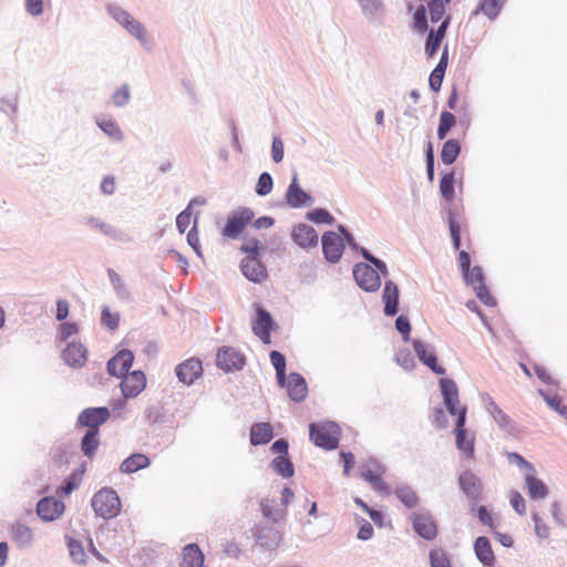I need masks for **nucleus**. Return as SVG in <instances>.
<instances>
[{
  "label": "nucleus",
  "mask_w": 567,
  "mask_h": 567,
  "mask_svg": "<svg viewBox=\"0 0 567 567\" xmlns=\"http://www.w3.org/2000/svg\"><path fill=\"white\" fill-rule=\"evenodd\" d=\"M91 505L96 515L111 519L121 513L122 504L116 492L104 487L94 494Z\"/></svg>",
  "instance_id": "nucleus-1"
},
{
  "label": "nucleus",
  "mask_w": 567,
  "mask_h": 567,
  "mask_svg": "<svg viewBox=\"0 0 567 567\" xmlns=\"http://www.w3.org/2000/svg\"><path fill=\"white\" fill-rule=\"evenodd\" d=\"M310 439L317 445L326 450H333L338 446L340 429L336 423L310 424Z\"/></svg>",
  "instance_id": "nucleus-2"
},
{
  "label": "nucleus",
  "mask_w": 567,
  "mask_h": 567,
  "mask_svg": "<svg viewBox=\"0 0 567 567\" xmlns=\"http://www.w3.org/2000/svg\"><path fill=\"white\" fill-rule=\"evenodd\" d=\"M256 311V317L252 321L251 329L252 332L265 343L269 344L271 342L270 332L275 322L270 312H268L261 305L256 303L254 306Z\"/></svg>",
  "instance_id": "nucleus-3"
},
{
  "label": "nucleus",
  "mask_w": 567,
  "mask_h": 567,
  "mask_svg": "<svg viewBox=\"0 0 567 567\" xmlns=\"http://www.w3.org/2000/svg\"><path fill=\"white\" fill-rule=\"evenodd\" d=\"M109 13L112 18L123 25L133 37L141 42H146V30L144 25L134 19L127 11L118 7H110Z\"/></svg>",
  "instance_id": "nucleus-4"
},
{
  "label": "nucleus",
  "mask_w": 567,
  "mask_h": 567,
  "mask_svg": "<svg viewBox=\"0 0 567 567\" xmlns=\"http://www.w3.org/2000/svg\"><path fill=\"white\" fill-rule=\"evenodd\" d=\"M440 388L449 412L452 415H456L457 419L464 414V422H466V408L460 404L458 391L455 382L450 379H442L440 381Z\"/></svg>",
  "instance_id": "nucleus-5"
},
{
  "label": "nucleus",
  "mask_w": 567,
  "mask_h": 567,
  "mask_svg": "<svg viewBox=\"0 0 567 567\" xmlns=\"http://www.w3.org/2000/svg\"><path fill=\"white\" fill-rule=\"evenodd\" d=\"M252 218L254 213L248 208L234 212L228 216L227 223L221 231L223 236L233 239L237 238Z\"/></svg>",
  "instance_id": "nucleus-6"
},
{
  "label": "nucleus",
  "mask_w": 567,
  "mask_h": 567,
  "mask_svg": "<svg viewBox=\"0 0 567 567\" xmlns=\"http://www.w3.org/2000/svg\"><path fill=\"white\" fill-rule=\"evenodd\" d=\"M357 284L365 291H377L381 286L378 271L368 264H358L353 268Z\"/></svg>",
  "instance_id": "nucleus-7"
},
{
  "label": "nucleus",
  "mask_w": 567,
  "mask_h": 567,
  "mask_svg": "<svg viewBox=\"0 0 567 567\" xmlns=\"http://www.w3.org/2000/svg\"><path fill=\"white\" fill-rule=\"evenodd\" d=\"M120 385L126 399L136 398L146 388V377L141 370H135L123 375Z\"/></svg>",
  "instance_id": "nucleus-8"
},
{
  "label": "nucleus",
  "mask_w": 567,
  "mask_h": 567,
  "mask_svg": "<svg viewBox=\"0 0 567 567\" xmlns=\"http://www.w3.org/2000/svg\"><path fill=\"white\" fill-rule=\"evenodd\" d=\"M245 363V355L231 347H223L217 352L216 364L227 372L240 370Z\"/></svg>",
  "instance_id": "nucleus-9"
},
{
  "label": "nucleus",
  "mask_w": 567,
  "mask_h": 567,
  "mask_svg": "<svg viewBox=\"0 0 567 567\" xmlns=\"http://www.w3.org/2000/svg\"><path fill=\"white\" fill-rule=\"evenodd\" d=\"M343 240L334 231H327L322 236V250L327 260L337 262L343 254Z\"/></svg>",
  "instance_id": "nucleus-10"
},
{
  "label": "nucleus",
  "mask_w": 567,
  "mask_h": 567,
  "mask_svg": "<svg viewBox=\"0 0 567 567\" xmlns=\"http://www.w3.org/2000/svg\"><path fill=\"white\" fill-rule=\"evenodd\" d=\"M413 349L420 361L437 375L445 374V369L437 363L432 348L420 340L413 341Z\"/></svg>",
  "instance_id": "nucleus-11"
},
{
  "label": "nucleus",
  "mask_w": 567,
  "mask_h": 567,
  "mask_svg": "<svg viewBox=\"0 0 567 567\" xmlns=\"http://www.w3.org/2000/svg\"><path fill=\"white\" fill-rule=\"evenodd\" d=\"M202 373V362L196 358H189L176 367V375L178 380L187 385L194 383Z\"/></svg>",
  "instance_id": "nucleus-12"
},
{
  "label": "nucleus",
  "mask_w": 567,
  "mask_h": 567,
  "mask_svg": "<svg viewBox=\"0 0 567 567\" xmlns=\"http://www.w3.org/2000/svg\"><path fill=\"white\" fill-rule=\"evenodd\" d=\"M110 417L107 408H89L79 415V424L89 427V430H99V426L105 423Z\"/></svg>",
  "instance_id": "nucleus-13"
},
{
  "label": "nucleus",
  "mask_w": 567,
  "mask_h": 567,
  "mask_svg": "<svg viewBox=\"0 0 567 567\" xmlns=\"http://www.w3.org/2000/svg\"><path fill=\"white\" fill-rule=\"evenodd\" d=\"M455 437L457 449L468 458L474 456V435L465 429L464 414L456 420Z\"/></svg>",
  "instance_id": "nucleus-14"
},
{
  "label": "nucleus",
  "mask_w": 567,
  "mask_h": 567,
  "mask_svg": "<svg viewBox=\"0 0 567 567\" xmlns=\"http://www.w3.org/2000/svg\"><path fill=\"white\" fill-rule=\"evenodd\" d=\"M411 522L414 530L425 539H434L437 535V526L429 514L413 513Z\"/></svg>",
  "instance_id": "nucleus-15"
},
{
  "label": "nucleus",
  "mask_w": 567,
  "mask_h": 567,
  "mask_svg": "<svg viewBox=\"0 0 567 567\" xmlns=\"http://www.w3.org/2000/svg\"><path fill=\"white\" fill-rule=\"evenodd\" d=\"M134 355L130 350H121L107 362V371L111 375L122 378L132 367Z\"/></svg>",
  "instance_id": "nucleus-16"
},
{
  "label": "nucleus",
  "mask_w": 567,
  "mask_h": 567,
  "mask_svg": "<svg viewBox=\"0 0 567 567\" xmlns=\"http://www.w3.org/2000/svg\"><path fill=\"white\" fill-rule=\"evenodd\" d=\"M255 538L258 545L267 549H275L282 540L281 530L274 526H257Z\"/></svg>",
  "instance_id": "nucleus-17"
},
{
  "label": "nucleus",
  "mask_w": 567,
  "mask_h": 567,
  "mask_svg": "<svg viewBox=\"0 0 567 567\" xmlns=\"http://www.w3.org/2000/svg\"><path fill=\"white\" fill-rule=\"evenodd\" d=\"M291 237L299 247L305 249L316 247L319 241L316 229L307 224H298L295 226Z\"/></svg>",
  "instance_id": "nucleus-18"
},
{
  "label": "nucleus",
  "mask_w": 567,
  "mask_h": 567,
  "mask_svg": "<svg viewBox=\"0 0 567 567\" xmlns=\"http://www.w3.org/2000/svg\"><path fill=\"white\" fill-rule=\"evenodd\" d=\"M244 276L254 282H262L267 278L265 266L255 256H247L241 261Z\"/></svg>",
  "instance_id": "nucleus-19"
},
{
  "label": "nucleus",
  "mask_w": 567,
  "mask_h": 567,
  "mask_svg": "<svg viewBox=\"0 0 567 567\" xmlns=\"http://www.w3.org/2000/svg\"><path fill=\"white\" fill-rule=\"evenodd\" d=\"M37 512L42 519L54 520L64 512V504L52 497H45L38 503Z\"/></svg>",
  "instance_id": "nucleus-20"
},
{
  "label": "nucleus",
  "mask_w": 567,
  "mask_h": 567,
  "mask_svg": "<svg viewBox=\"0 0 567 567\" xmlns=\"http://www.w3.org/2000/svg\"><path fill=\"white\" fill-rule=\"evenodd\" d=\"M287 391L291 400L296 402L302 401L308 392L303 377L296 372L290 373L287 380Z\"/></svg>",
  "instance_id": "nucleus-21"
},
{
  "label": "nucleus",
  "mask_w": 567,
  "mask_h": 567,
  "mask_svg": "<svg viewBox=\"0 0 567 567\" xmlns=\"http://www.w3.org/2000/svg\"><path fill=\"white\" fill-rule=\"evenodd\" d=\"M64 361L71 367H82L87 359V351L82 343L72 342L63 351Z\"/></svg>",
  "instance_id": "nucleus-22"
},
{
  "label": "nucleus",
  "mask_w": 567,
  "mask_h": 567,
  "mask_svg": "<svg viewBox=\"0 0 567 567\" xmlns=\"http://www.w3.org/2000/svg\"><path fill=\"white\" fill-rule=\"evenodd\" d=\"M204 554L196 544H188L182 550L181 567H203Z\"/></svg>",
  "instance_id": "nucleus-23"
},
{
  "label": "nucleus",
  "mask_w": 567,
  "mask_h": 567,
  "mask_svg": "<svg viewBox=\"0 0 567 567\" xmlns=\"http://www.w3.org/2000/svg\"><path fill=\"white\" fill-rule=\"evenodd\" d=\"M286 198L287 204L295 208L307 205L311 199L310 196L300 188L297 176H293L288 187Z\"/></svg>",
  "instance_id": "nucleus-24"
},
{
  "label": "nucleus",
  "mask_w": 567,
  "mask_h": 567,
  "mask_svg": "<svg viewBox=\"0 0 567 567\" xmlns=\"http://www.w3.org/2000/svg\"><path fill=\"white\" fill-rule=\"evenodd\" d=\"M362 477L369 482L375 491H385L386 484L382 480L383 470L377 463L368 464L362 467Z\"/></svg>",
  "instance_id": "nucleus-25"
},
{
  "label": "nucleus",
  "mask_w": 567,
  "mask_h": 567,
  "mask_svg": "<svg viewBox=\"0 0 567 567\" xmlns=\"http://www.w3.org/2000/svg\"><path fill=\"white\" fill-rule=\"evenodd\" d=\"M384 301V313L386 316H394L398 311L399 303V289L392 281H386L382 295Z\"/></svg>",
  "instance_id": "nucleus-26"
},
{
  "label": "nucleus",
  "mask_w": 567,
  "mask_h": 567,
  "mask_svg": "<svg viewBox=\"0 0 567 567\" xmlns=\"http://www.w3.org/2000/svg\"><path fill=\"white\" fill-rule=\"evenodd\" d=\"M475 554L478 560L485 566H493L495 563V556L489 544V540L486 537H478L474 544Z\"/></svg>",
  "instance_id": "nucleus-27"
},
{
  "label": "nucleus",
  "mask_w": 567,
  "mask_h": 567,
  "mask_svg": "<svg viewBox=\"0 0 567 567\" xmlns=\"http://www.w3.org/2000/svg\"><path fill=\"white\" fill-rule=\"evenodd\" d=\"M528 495L533 499H543L548 495V488L545 483L530 472L525 480Z\"/></svg>",
  "instance_id": "nucleus-28"
},
{
  "label": "nucleus",
  "mask_w": 567,
  "mask_h": 567,
  "mask_svg": "<svg viewBox=\"0 0 567 567\" xmlns=\"http://www.w3.org/2000/svg\"><path fill=\"white\" fill-rule=\"evenodd\" d=\"M148 465H150V458L146 455L141 454V453H135L122 462L120 470L123 473L131 474V473L137 472L138 470L145 468Z\"/></svg>",
  "instance_id": "nucleus-29"
},
{
  "label": "nucleus",
  "mask_w": 567,
  "mask_h": 567,
  "mask_svg": "<svg viewBox=\"0 0 567 567\" xmlns=\"http://www.w3.org/2000/svg\"><path fill=\"white\" fill-rule=\"evenodd\" d=\"M272 439V427L269 423H257L250 431V442L252 445L267 444Z\"/></svg>",
  "instance_id": "nucleus-30"
},
{
  "label": "nucleus",
  "mask_w": 567,
  "mask_h": 567,
  "mask_svg": "<svg viewBox=\"0 0 567 567\" xmlns=\"http://www.w3.org/2000/svg\"><path fill=\"white\" fill-rule=\"evenodd\" d=\"M460 486L463 489V492L471 498H477V496L481 493V484L477 480V477L471 473L465 472L463 473L460 478Z\"/></svg>",
  "instance_id": "nucleus-31"
},
{
  "label": "nucleus",
  "mask_w": 567,
  "mask_h": 567,
  "mask_svg": "<svg viewBox=\"0 0 567 567\" xmlns=\"http://www.w3.org/2000/svg\"><path fill=\"white\" fill-rule=\"evenodd\" d=\"M447 66V51L445 50L436 68L432 71L429 83L433 91L437 92L441 89L445 70Z\"/></svg>",
  "instance_id": "nucleus-32"
},
{
  "label": "nucleus",
  "mask_w": 567,
  "mask_h": 567,
  "mask_svg": "<svg viewBox=\"0 0 567 567\" xmlns=\"http://www.w3.org/2000/svg\"><path fill=\"white\" fill-rule=\"evenodd\" d=\"M274 499L265 498L261 502V511L264 516L271 520L272 523H277L285 518L287 511L281 506H275Z\"/></svg>",
  "instance_id": "nucleus-33"
},
{
  "label": "nucleus",
  "mask_w": 567,
  "mask_h": 567,
  "mask_svg": "<svg viewBox=\"0 0 567 567\" xmlns=\"http://www.w3.org/2000/svg\"><path fill=\"white\" fill-rule=\"evenodd\" d=\"M100 445L99 430H89L81 442V450L85 456L92 457Z\"/></svg>",
  "instance_id": "nucleus-34"
},
{
  "label": "nucleus",
  "mask_w": 567,
  "mask_h": 567,
  "mask_svg": "<svg viewBox=\"0 0 567 567\" xmlns=\"http://www.w3.org/2000/svg\"><path fill=\"white\" fill-rule=\"evenodd\" d=\"M461 152L460 142L456 140H449L444 143L441 151V159L445 165L453 164Z\"/></svg>",
  "instance_id": "nucleus-35"
},
{
  "label": "nucleus",
  "mask_w": 567,
  "mask_h": 567,
  "mask_svg": "<svg viewBox=\"0 0 567 567\" xmlns=\"http://www.w3.org/2000/svg\"><path fill=\"white\" fill-rule=\"evenodd\" d=\"M270 362L276 369L278 383L284 386L286 383V359L279 351L270 352Z\"/></svg>",
  "instance_id": "nucleus-36"
},
{
  "label": "nucleus",
  "mask_w": 567,
  "mask_h": 567,
  "mask_svg": "<svg viewBox=\"0 0 567 567\" xmlns=\"http://www.w3.org/2000/svg\"><path fill=\"white\" fill-rule=\"evenodd\" d=\"M272 467L276 473L282 477H291L293 475V465L287 456L278 455L272 460Z\"/></svg>",
  "instance_id": "nucleus-37"
},
{
  "label": "nucleus",
  "mask_w": 567,
  "mask_h": 567,
  "mask_svg": "<svg viewBox=\"0 0 567 567\" xmlns=\"http://www.w3.org/2000/svg\"><path fill=\"white\" fill-rule=\"evenodd\" d=\"M505 0H481L480 10L489 19H495L503 6Z\"/></svg>",
  "instance_id": "nucleus-38"
},
{
  "label": "nucleus",
  "mask_w": 567,
  "mask_h": 567,
  "mask_svg": "<svg viewBox=\"0 0 567 567\" xmlns=\"http://www.w3.org/2000/svg\"><path fill=\"white\" fill-rule=\"evenodd\" d=\"M395 495L406 507H414L419 503V496L409 486L399 487L395 491Z\"/></svg>",
  "instance_id": "nucleus-39"
},
{
  "label": "nucleus",
  "mask_w": 567,
  "mask_h": 567,
  "mask_svg": "<svg viewBox=\"0 0 567 567\" xmlns=\"http://www.w3.org/2000/svg\"><path fill=\"white\" fill-rule=\"evenodd\" d=\"M97 125L100 128L107 134L113 140L120 141L123 137V134L118 127V125L111 118H99Z\"/></svg>",
  "instance_id": "nucleus-40"
},
{
  "label": "nucleus",
  "mask_w": 567,
  "mask_h": 567,
  "mask_svg": "<svg viewBox=\"0 0 567 567\" xmlns=\"http://www.w3.org/2000/svg\"><path fill=\"white\" fill-rule=\"evenodd\" d=\"M455 125V116L451 112L444 111L440 116V124L437 127V137L444 140L449 131Z\"/></svg>",
  "instance_id": "nucleus-41"
},
{
  "label": "nucleus",
  "mask_w": 567,
  "mask_h": 567,
  "mask_svg": "<svg viewBox=\"0 0 567 567\" xmlns=\"http://www.w3.org/2000/svg\"><path fill=\"white\" fill-rule=\"evenodd\" d=\"M441 195L447 200L452 202L454 198V174L446 173L440 181Z\"/></svg>",
  "instance_id": "nucleus-42"
},
{
  "label": "nucleus",
  "mask_w": 567,
  "mask_h": 567,
  "mask_svg": "<svg viewBox=\"0 0 567 567\" xmlns=\"http://www.w3.org/2000/svg\"><path fill=\"white\" fill-rule=\"evenodd\" d=\"M68 547L70 550V555L74 563L76 564H85L86 563V555L84 551V548L82 544L73 538L68 539Z\"/></svg>",
  "instance_id": "nucleus-43"
},
{
  "label": "nucleus",
  "mask_w": 567,
  "mask_h": 567,
  "mask_svg": "<svg viewBox=\"0 0 567 567\" xmlns=\"http://www.w3.org/2000/svg\"><path fill=\"white\" fill-rule=\"evenodd\" d=\"M101 321L110 330H115L120 323V315L118 312H112L111 309L105 306L102 309Z\"/></svg>",
  "instance_id": "nucleus-44"
},
{
  "label": "nucleus",
  "mask_w": 567,
  "mask_h": 567,
  "mask_svg": "<svg viewBox=\"0 0 567 567\" xmlns=\"http://www.w3.org/2000/svg\"><path fill=\"white\" fill-rule=\"evenodd\" d=\"M82 481V472H73L66 480L65 483L60 487V492L64 495H70L75 491Z\"/></svg>",
  "instance_id": "nucleus-45"
},
{
  "label": "nucleus",
  "mask_w": 567,
  "mask_h": 567,
  "mask_svg": "<svg viewBox=\"0 0 567 567\" xmlns=\"http://www.w3.org/2000/svg\"><path fill=\"white\" fill-rule=\"evenodd\" d=\"M413 27L419 33H425L427 31L426 9L424 6H420L413 16Z\"/></svg>",
  "instance_id": "nucleus-46"
},
{
  "label": "nucleus",
  "mask_w": 567,
  "mask_h": 567,
  "mask_svg": "<svg viewBox=\"0 0 567 567\" xmlns=\"http://www.w3.org/2000/svg\"><path fill=\"white\" fill-rule=\"evenodd\" d=\"M431 567H452L449 556L442 549H433L430 553Z\"/></svg>",
  "instance_id": "nucleus-47"
},
{
  "label": "nucleus",
  "mask_w": 567,
  "mask_h": 567,
  "mask_svg": "<svg viewBox=\"0 0 567 567\" xmlns=\"http://www.w3.org/2000/svg\"><path fill=\"white\" fill-rule=\"evenodd\" d=\"M463 276L473 288H480L484 284L483 270L477 266L470 268L467 272H463Z\"/></svg>",
  "instance_id": "nucleus-48"
},
{
  "label": "nucleus",
  "mask_w": 567,
  "mask_h": 567,
  "mask_svg": "<svg viewBox=\"0 0 567 567\" xmlns=\"http://www.w3.org/2000/svg\"><path fill=\"white\" fill-rule=\"evenodd\" d=\"M489 412L493 419L499 424L502 427H508L512 424L511 417L494 402L489 404Z\"/></svg>",
  "instance_id": "nucleus-49"
},
{
  "label": "nucleus",
  "mask_w": 567,
  "mask_h": 567,
  "mask_svg": "<svg viewBox=\"0 0 567 567\" xmlns=\"http://www.w3.org/2000/svg\"><path fill=\"white\" fill-rule=\"evenodd\" d=\"M271 189H272V178H271L270 174L262 173L258 178V182L256 185V193L260 196H266L271 192Z\"/></svg>",
  "instance_id": "nucleus-50"
},
{
  "label": "nucleus",
  "mask_w": 567,
  "mask_h": 567,
  "mask_svg": "<svg viewBox=\"0 0 567 567\" xmlns=\"http://www.w3.org/2000/svg\"><path fill=\"white\" fill-rule=\"evenodd\" d=\"M308 219L317 224H331L333 217L326 209L318 208L308 213Z\"/></svg>",
  "instance_id": "nucleus-51"
},
{
  "label": "nucleus",
  "mask_w": 567,
  "mask_h": 567,
  "mask_svg": "<svg viewBox=\"0 0 567 567\" xmlns=\"http://www.w3.org/2000/svg\"><path fill=\"white\" fill-rule=\"evenodd\" d=\"M192 220H193V216H192V212H190L189 206H188L185 210H183L176 217V226H177L178 230L182 234L185 233L186 229L192 224Z\"/></svg>",
  "instance_id": "nucleus-52"
},
{
  "label": "nucleus",
  "mask_w": 567,
  "mask_h": 567,
  "mask_svg": "<svg viewBox=\"0 0 567 567\" xmlns=\"http://www.w3.org/2000/svg\"><path fill=\"white\" fill-rule=\"evenodd\" d=\"M355 504L369 514L370 518L378 525H382L383 515L379 511L370 508L361 498L354 499Z\"/></svg>",
  "instance_id": "nucleus-53"
},
{
  "label": "nucleus",
  "mask_w": 567,
  "mask_h": 567,
  "mask_svg": "<svg viewBox=\"0 0 567 567\" xmlns=\"http://www.w3.org/2000/svg\"><path fill=\"white\" fill-rule=\"evenodd\" d=\"M130 100V90L127 85H122L113 94V102L116 106L125 105Z\"/></svg>",
  "instance_id": "nucleus-54"
},
{
  "label": "nucleus",
  "mask_w": 567,
  "mask_h": 567,
  "mask_svg": "<svg viewBox=\"0 0 567 567\" xmlns=\"http://www.w3.org/2000/svg\"><path fill=\"white\" fill-rule=\"evenodd\" d=\"M395 328L403 336V340L409 341L411 331V324L409 319L404 316H400L395 320Z\"/></svg>",
  "instance_id": "nucleus-55"
},
{
  "label": "nucleus",
  "mask_w": 567,
  "mask_h": 567,
  "mask_svg": "<svg viewBox=\"0 0 567 567\" xmlns=\"http://www.w3.org/2000/svg\"><path fill=\"white\" fill-rule=\"evenodd\" d=\"M474 290L476 291V296L477 298L485 305L487 306H495L496 305V300L495 298L489 293L487 287L485 286V284L481 285L480 288H474Z\"/></svg>",
  "instance_id": "nucleus-56"
},
{
  "label": "nucleus",
  "mask_w": 567,
  "mask_h": 567,
  "mask_svg": "<svg viewBox=\"0 0 567 567\" xmlns=\"http://www.w3.org/2000/svg\"><path fill=\"white\" fill-rule=\"evenodd\" d=\"M545 400L547 404L557 411L561 416H564L567 420V405L561 404V400L557 396H545Z\"/></svg>",
  "instance_id": "nucleus-57"
},
{
  "label": "nucleus",
  "mask_w": 567,
  "mask_h": 567,
  "mask_svg": "<svg viewBox=\"0 0 567 567\" xmlns=\"http://www.w3.org/2000/svg\"><path fill=\"white\" fill-rule=\"evenodd\" d=\"M14 538L20 544H27L32 538V532L27 526H23V525L17 526L14 529Z\"/></svg>",
  "instance_id": "nucleus-58"
},
{
  "label": "nucleus",
  "mask_w": 567,
  "mask_h": 567,
  "mask_svg": "<svg viewBox=\"0 0 567 567\" xmlns=\"http://www.w3.org/2000/svg\"><path fill=\"white\" fill-rule=\"evenodd\" d=\"M261 249L262 246L256 239H249L241 246V250L246 252L247 256H255L256 258H258L259 251Z\"/></svg>",
  "instance_id": "nucleus-59"
},
{
  "label": "nucleus",
  "mask_w": 567,
  "mask_h": 567,
  "mask_svg": "<svg viewBox=\"0 0 567 567\" xmlns=\"http://www.w3.org/2000/svg\"><path fill=\"white\" fill-rule=\"evenodd\" d=\"M79 328L76 323L64 322L60 324L59 337L61 340H66L71 336L78 333Z\"/></svg>",
  "instance_id": "nucleus-60"
},
{
  "label": "nucleus",
  "mask_w": 567,
  "mask_h": 567,
  "mask_svg": "<svg viewBox=\"0 0 567 567\" xmlns=\"http://www.w3.org/2000/svg\"><path fill=\"white\" fill-rule=\"evenodd\" d=\"M511 504L513 508L519 514H525L526 506H525V499L518 492H512L509 496Z\"/></svg>",
  "instance_id": "nucleus-61"
},
{
  "label": "nucleus",
  "mask_w": 567,
  "mask_h": 567,
  "mask_svg": "<svg viewBox=\"0 0 567 567\" xmlns=\"http://www.w3.org/2000/svg\"><path fill=\"white\" fill-rule=\"evenodd\" d=\"M271 155L276 163L284 158V142L279 137H274L271 145Z\"/></svg>",
  "instance_id": "nucleus-62"
},
{
  "label": "nucleus",
  "mask_w": 567,
  "mask_h": 567,
  "mask_svg": "<svg viewBox=\"0 0 567 567\" xmlns=\"http://www.w3.org/2000/svg\"><path fill=\"white\" fill-rule=\"evenodd\" d=\"M445 3L446 2L429 3L431 20L433 22H437L444 16V13H445V8H444Z\"/></svg>",
  "instance_id": "nucleus-63"
},
{
  "label": "nucleus",
  "mask_w": 567,
  "mask_h": 567,
  "mask_svg": "<svg viewBox=\"0 0 567 567\" xmlns=\"http://www.w3.org/2000/svg\"><path fill=\"white\" fill-rule=\"evenodd\" d=\"M441 42V39L434 37V31H431L425 45V52L429 56H433L436 53Z\"/></svg>",
  "instance_id": "nucleus-64"
}]
</instances>
